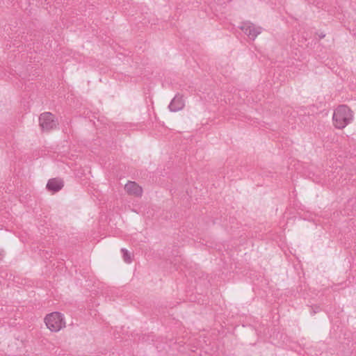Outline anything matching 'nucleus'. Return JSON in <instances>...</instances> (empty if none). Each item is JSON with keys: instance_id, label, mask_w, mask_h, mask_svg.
<instances>
[{"instance_id": "obj_1", "label": "nucleus", "mask_w": 356, "mask_h": 356, "mask_svg": "<svg viewBox=\"0 0 356 356\" xmlns=\"http://www.w3.org/2000/svg\"><path fill=\"white\" fill-rule=\"evenodd\" d=\"M352 111L346 105L339 106L334 111V125L337 129H343L353 120Z\"/></svg>"}, {"instance_id": "obj_2", "label": "nucleus", "mask_w": 356, "mask_h": 356, "mask_svg": "<svg viewBox=\"0 0 356 356\" xmlns=\"http://www.w3.org/2000/svg\"><path fill=\"white\" fill-rule=\"evenodd\" d=\"M44 322L47 327L52 332H58L65 327L63 315L56 312L47 315Z\"/></svg>"}, {"instance_id": "obj_3", "label": "nucleus", "mask_w": 356, "mask_h": 356, "mask_svg": "<svg viewBox=\"0 0 356 356\" xmlns=\"http://www.w3.org/2000/svg\"><path fill=\"white\" fill-rule=\"evenodd\" d=\"M40 127L44 131H49L56 127L57 122L54 115L49 112H44L39 117Z\"/></svg>"}, {"instance_id": "obj_4", "label": "nucleus", "mask_w": 356, "mask_h": 356, "mask_svg": "<svg viewBox=\"0 0 356 356\" xmlns=\"http://www.w3.org/2000/svg\"><path fill=\"white\" fill-rule=\"evenodd\" d=\"M239 29L244 32L250 39L254 40L257 36L261 33L262 28L256 26L250 22H242Z\"/></svg>"}, {"instance_id": "obj_5", "label": "nucleus", "mask_w": 356, "mask_h": 356, "mask_svg": "<svg viewBox=\"0 0 356 356\" xmlns=\"http://www.w3.org/2000/svg\"><path fill=\"white\" fill-rule=\"evenodd\" d=\"M124 189L131 195L140 197L143 194L142 187L135 181H128L124 186Z\"/></svg>"}, {"instance_id": "obj_6", "label": "nucleus", "mask_w": 356, "mask_h": 356, "mask_svg": "<svg viewBox=\"0 0 356 356\" xmlns=\"http://www.w3.org/2000/svg\"><path fill=\"white\" fill-rule=\"evenodd\" d=\"M184 106V102L182 96L176 95L169 104V109L172 112H176L181 110Z\"/></svg>"}, {"instance_id": "obj_7", "label": "nucleus", "mask_w": 356, "mask_h": 356, "mask_svg": "<svg viewBox=\"0 0 356 356\" xmlns=\"http://www.w3.org/2000/svg\"><path fill=\"white\" fill-rule=\"evenodd\" d=\"M63 181L59 178L50 179L47 184V188L53 192H58L63 187Z\"/></svg>"}, {"instance_id": "obj_8", "label": "nucleus", "mask_w": 356, "mask_h": 356, "mask_svg": "<svg viewBox=\"0 0 356 356\" xmlns=\"http://www.w3.org/2000/svg\"><path fill=\"white\" fill-rule=\"evenodd\" d=\"M121 252H122V254H123L122 257H123L124 261L128 264L131 263V258L130 253L124 248H122L121 250Z\"/></svg>"}]
</instances>
